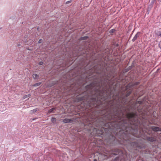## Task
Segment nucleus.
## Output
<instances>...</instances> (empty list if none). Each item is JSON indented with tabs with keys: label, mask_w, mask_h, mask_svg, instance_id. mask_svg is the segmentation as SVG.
I'll list each match as a JSON object with an SVG mask.
<instances>
[{
	"label": "nucleus",
	"mask_w": 161,
	"mask_h": 161,
	"mask_svg": "<svg viewBox=\"0 0 161 161\" xmlns=\"http://www.w3.org/2000/svg\"><path fill=\"white\" fill-rule=\"evenodd\" d=\"M126 119L128 122L127 121H124V123L126 124L130 123V124H133L134 125H136L138 120L136 117V115L134 113H130L126 115Z\"/></svg>",
	"instance_id": "obj_1"
},
{
	"label": "nucleus",
	"mask_w": 161,
	"mask_h": 161,
	"mask_svg": "<svg viewBox=\"0 0 161 161\" xmlns=\"http://www.w3.org/2000/svg\"><path fill=\"white\" fill-rule=\"evenodd\" d=\"M121 114H123L119 113V111H117L115 114H114L113 115H112L111 118H109V119H113L115 118H117L118 119L120 120L121 119Z\"/></svg>",
	"instance_id": "obj_2"
},
{
	"label": "nucleus",
	"mask_w": 161,
	"mask_h": 161,
	"mask_svg": "<svg viewBox=\"0 0 161 161\" xmlns=\"http://www.w3.org/2000/svg\"><path fill=\"white\" fill-rule=\"evenodd\" d=\"M112 154L114 155H117L122 153V152L119 149H114L112 151Z\"/></svg>",
	"instance_id": "obj_3"
},
{
	"label": "nucleus",
	"mask_w": 161,
	"mask_h": 161,
	"mask_svg": "<svg viewBox=\"0 0 161 161\" xmlns=\"http://www.w3.org/2000/svg\"><path fill=\"white\" fill-rule=\"evenodd\" d=\"M151 129L154 131H161V128L158 127L152 126Z\"/></svg>",
	"instance_id": "obj_4"
},
{
	"label": "nucleus",
	"mask_w": 161,
	"mask_h": 161,
	"mask_svg": "<svg viewBox=\"0 0 161 161\" xmlns=\"http://www.w3.org/2000/svg\"><path fill=\"white\" fill-rule=\"evenodd\" d=\"M146 138L147 140L150 142H153L156 140V138L155 137H147Z\"/></svg>",
	"instance_id": "obj_5"
},
{
	"label": "nucleus",
	"mask_w": 161,
	"mask_h": 161,
	"mask_svg": "<svg viewBox=\"0 0 161 161\" xmlns=\"http://www.w3.org/2000/svg\"><path fill=\"white\" fill-rule=\"evenodd\" d=\"M141 34L140 32H137V33L135 35V36L133 38L132 41L133 42L135 41L137 39V38L139 37V35Z\"/></svg>",
	"instance_id": "obj_6"
},
{
	"label": "nucleus",
	"mask_w": 161,
	"mask_h": 161,
	"mask_svg": "<svg viewBox=\"0 0 161 161\" xmlns=\"http://www.w3.org/2000/svg\"><path fill=\"white\" fill-rule=\"evenodd\" d=\"M73 119L66 118L64 119L63 120V122L65 123H72L73 122Z\"/></svg>",
	"instance_id": "obj_7"
},
{
	"label": "nucleus",
	"mask_w": 161,
	"mask_h": 161,
	"mask_svg": "<svg viewBox=\"0 0 161 161\" xmlns=\"http://www.w3.org/2000/svg\"><path fill=\"white\" fill-rule=\"evenodd\" d=\"M32 76L34 79H38L39 78V76L36 74H33L32 75Z\"/></svg>",
	"instance_id": "obj_8"
},
{
	"label": "nucleus",
	"mask_w": 161,
	"mask_h": 161,
	"mask_svg": "<svg viewBox=\"0 0 161 161\" xmlns=\"http://www.w3.org/2000/svg\"><path fill=\"white\" fill-rule=\"evenodd\" d=\"M56 108H53L50 109L48 111V113H54V111H55L56 110Z\"/></svg>",
	"instance_id": "obj_9"
},
{
	"label": "nucleus",
	"mask_w": 161,
	"mask_h": 161,
	"mask_svg": "<svg viewBox=\"0 0 161 161\" xmlns=\"http://www.w3.org/2000/svg\"><path fill=\"white\" fill-rule=\"evenodd\" d=\"M37 111L38 109L37 108L34 109L31 111V113L32 114L35 113Z\"/></svg>",
	"instance_id": "obj_10"
},
{
	"label": "nucleus",
	"mask_w": 161,
	"mask_h": 161,
	"mask_svg": "<svg viewBox=\"0 0 161 161\" xmlns=\"http://www.w3.org/2000/svg\"><path fill=\"white\" fill-rule=\"evenodd\" d=\"M41 83H42L41 82H38V83H36L34 84L33 85V86H40L41 85Z\"/></svg>",
	"instance_id": "obj_11"
},
{
	"label": "nucleus",
	"mask_w": 161,
	"mask_h": 161,
	"mask_svg": "<svg viewBox=\"0 0 161 161\" xmlns=\"http://www.w3.org/2000/svg\"><path fill=\"white\" fill-rule=\"evenodd\" d=\"M88 38V37L87 36H85L83 37H81L80 38L81 40H86Z\"/></svg>",
	"instance_id": "obj_12"
},
{
	"label": "nucleus",
	"mask_w": 161,
	"mask_h": 161,
	"mask_svg": "<svg viewBox=\"0 0 161 161\" xmlns=\"http://www.w3.org/2000/svg\"><path fill=\"white\" fill-rule=\"evenodd\" d=\"M31 96V94H28V95H25L24 96V97H23V99H25L27 97H30Z\"/></svg>",
	"instance_id": "obj_13"
},
{
	"label": "nucleus",
	"mask_w": 161,
	"mask_h": 161,
	"mask_svg": "<svg viewBox=\"0 0 161 161\" xmlns=\"http://www.w3.org/2000/svg\"><path fill=\"white\" fill-rule=\"evenodd\" d=\"M56 119L54 117H52L51 119V121L52 122L54 123L56 122Z\"/></svg>",
	"instance_id": "obj_14"
},
{
	"label": "nucleus",
	"mask_w": 161,
	"mask_h": 161,
	"mask_svg": "<svg viewBox=\"0 0 161 161\" xmlns=\"http://www.w3.org/2000/svg\"><path fill=\"white\" fill-rule=\"evenodd\" d=\"M131 92L130 91L128 92L126 94V97H128V96H129L130 95V93H131Z\"/></svg>",
	"instance_id": "obj_15"
},
{
	"label": "nucleus",
	"mask_w": 161,
	"mask_h": 161,
	"mask_svg": "<svg viewBox=\"0 0 161 161\" xmlns=\"http://www.w3.org/2000/svg\"><path fill=\"white\" fill-rule=\"evenodd\" d=\"M42 39H40L38 41V43H42Z\"/></svg>",
	"instance_id": "obj_16"
},
{
	"label": "nucleus",
	"mask_w": 161,
	"mask_h": 161,
	"mask_svg": "<svg viewBox=\"0 0 161 161\" xmlns=\"http://www.w3.org/2000/svg\"><path fill=\"white\" fill-rule=\"evenodd\" d=\"M39 64L40 65H42L43 64V62H40L39 63Z\"/></svg>",
	"instance_id": "obj_17"
},
{
	"label": "nucleus",
	"mask_w": 161,
	"mask_h": 161,
	"mask_svg": "<svg viewBox=\"0 0 161 161\" xmlns=\"http://www.w3.org/2000/svg\"><path fill=\"white\" fill-rule=\"evenodd\" d=\"M71 2V1H67V2H66V4H68V3H70Z\"/></svg>",
	"instance_id": "obj_18"
},
{
	"label": "nucleus",
	"mask_w": 161,
	"mask_h": 161,
	"mask_svg": "<svg viewBox=\"0 0 161 161\" xmlns=\"http://www.w3.org/2000/svg\"><path fill=\"white\" fill-rule=\"evenodd\" d=\"M139 84V82H136L135 83V85H137Z\"/></svg>",
	"instance_id": "obj_19"
},
{
	"label": "nucleus",
	"mask_w": 161,
	"mask_h": 161,
	"mask_svg": "<svg viewBox=\"0 0 161 161\" xmlns=\"http://www.w3.org/2000/svg\"><path fill=\"white\" fill-rule=\"evenodd\" d=\"M94 161H97V160L95 159L94 160Z\"/></svg>",
	"instance_id": "obj_20"
},
{
	"label": "nucleus",
	"mask_w": 161,
	"mask_h": 161,
	"mask_svg": "<svg viewBox=\"0 0 161 161\" xmlns=\"http://www.w3.org/2000/svg\"><path fill=\"white\" fill-rule=\"evenodd\" d=\"M138 103L141 104V102L140 101H139Z\"/></svg>",
	"instance_id": "obj_21"
},
{
	"label": "nucleus",
	"mask_w": 161,
	"mask_h": 161,
	"mask_svg": "<svg viewBox=\"0 0 161 161\" xmlns=\"http://www.w3.org/2000/svg\"><path fill=\"white\" fill-rule=\"evenodd\" d=\"M100 96H102V94H101V93H100Z\"/></svg>",
	"instance_id": "obj_22"
},
{
	"label": "nucleus",
	"mask_w": 161,
	"mask_h": 161,
	"mask_svg": "<svg viewBox=\"0 0 161 161\" xmlns=\"http://www.w3.org/2000/svg\"><path fill=\"white\" fill-rule=\"evenodd\" d=\"M28 50H31V49H28Z\"/></svg>",
	"instance_id": "obj_23"
},
{
	"label": "nucleus",
	"mask_w": 161,
	"mask_h": 161,
	"mask_svg": "<svg viewBox=\"0 0 161 161\" xmlns=\"http://www.w3.org/2000/svg\"><path fill=\"white\" fill-rule=\"evenodd\" d=\"M147 133L148 134H150V133L149 132H147Z\"/></svg>",
	"instance_id": "obj_24"
},
{
	"label": "nucleus",
	"mask_w": 161,
	"mask_h": 161,
	"mask_svg": "<svg viewBox=\"0 0 161 161\" xmlns=\"http://www.w3.org/2000/svg\"><path fill=\"white\" fill-rule=\"evenodd\" d=\"M160 36H161V33L160 34Z\"/></svg>",
	"instance_id": "obj_25"
}]
</instances>
